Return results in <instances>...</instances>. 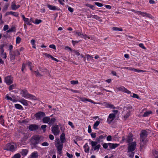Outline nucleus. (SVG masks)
<instances>
[{
    "label": "nucleus",
    "mask_w": 158,
    "mask_h": 158,
    "mask_svg": "<svg viewBox=\"0 0 158 158\" xmlns=\"http://www.w3.org/2000/svg\"><path fill=\"white\" fill-rule=\"evenodd\" d=\"M100 123V122L99 121H96L93 125V128L94 129H97V127L99 125Z\"/></svg>",
    "instance_id": "obj_27"
},
{
    "label": "nucleus",
    "mask_w": 158,
    "mask_h": 158,
    "mask_svg": "<svg viewBox=\"0 0 158 158\" xmlns=\"http://www.w3.org/2000/svg\"><path fill=\"white\" fill-rule=\"evenodd\" d=\"M42 121L44 123H48V122L49 123V121H50V117H44Z\"/></svg>",
    "instance_id": "obj_21"
},
{
    "label": "nucleus",
    "mask_w": 158,
    "mask_h": 158,
    "mask_svg": "<svg viewBox=\"0 0 158 158\" xmlns=\"http://www.w3.org/2000/svg\"><path fill=\"white\" fill-rule=\"evenodd\" d=\"M31 43L32 45V47L35 48H36L35 45V40H32L31 41Z\"/></svg>",
    "instance_id": "obj_47"
},
{
    "label": "nucleus",
    "mask_w": 158,
    "mask_h": 158,
    "mask_svg": "<svg viewBox=\"0 0 158 158\" xmlns=\"http://www.w3.org/2000/svg\"><path fill=\"white\" fill-rule=\"evenodd\" d=\"M5 149L13 152L15 150V149L14 145H11L10 143H8L6 146Z\"/></svg>",
    "instance_id": "obj_10"
},
{
    "label": "nucleus",
    "mask_w": 158,
    "mask_h": 158,
    "mask_svg": "<svg viewBox=\"0 0 158 158\" xmlns=\"http://www.w3.org/2000/svg\"><path fill=\"white\" fill-rule=\"evenodd\" d=\"M108 144H109V148L107 149L108 150H110V149H115L119 145V144L117 143H108Z\"/></svg>",
    "instance_id": "obj_11"
},
{
    "label": "nucleus",
    "mask_w": 158,
    "mask_h": 158,
    "mask_svg": "<svg viewBox=\"0 0 158 158\" xmlns=\"http://www.w3.org/2000/svg\"><path fill=\"white\" fill-rule=\"evenodd\" d=\"M19 102L24 106H27L28 105L27 101L23 98Z\"/></svg>",
    "instance_id": "obj_22"
},
{
    "label": "nucleus",
    "mask_w": 158,
    "mask_h": 158,
    "mask_svg": "<svg viewBox=\"0 0 158 158\" xmlns=\"http://www.w3.org/2000/svg\"><path fill=\"white\" fill-rule=\"evenodd\" d=\"M15 107L17 109L23 110V107L20 104H16L15 105Z\"/></svg>",
    "instance_id": "obj_32"
},
{
    "label": "nucleus",
    "mask_w": 158,
    "mask_h": 158,
    "mask_svg": "<svg viewBox=\"0 0 158 158\" xmlns=\"http://www.w3.org/2000/svg\"><path fill=\"white\" fill-rule=\"evenodd\" d=\"M94 150H98L101 147V145L100 144H98L96 145V146H94Z\"/></svg>",
    "instance_id": "obj_44"
},
{
    "label": "nucleus",
    "mask_w": 158,
    "mask_h": 158,
    "mask_svg": "<svg viewBox=\"0 0 158 158\" xmlns=\"http://www.w3.org/2000/svg\"><path fill=\"white\" fill-rule=\"evenodd\" d=\"M45 116V113L41 111H39L34 114V116L35 117L36 119L38 120L41 119L42 117Z\"/></svg>",
    "instance_id": "obj_6"
},
{
    "label": "nucleus",
    "mask_w": 158,
    "mask_h": 158,
    "mask_svg": "<svg viewBox=\"0 0 158 158\" xmlns=\"http://www.w3.org/2000/svg\"><path fill=\"white\" fill-rule=\"evenodd\" d=\"M34 72L35 73L36 76H42V75L39 73L38 70L34 71Z\"/></svg>",
    "instance_id": "obj_58"
},
{
    "label": "nucleus",
    "mask_w": 158,
    "mask_h": 158,
    "mask_svg": "<svg viewBox=\"0 0 158 158\" xmlns=\"http://www.w3.org/2000/svg\"><path fill=\"white\" fill-rule=\"evenodd\" d=\"M70 83L71 84H72L73 85H76V84H77L78 83V81L77 80H76V81L72 80V81H70Z\"/></svg>",
    "instance_id": "obj_45"
},
{
    "label": "nucleus",
    "mask_w": 158,
    "mask_h": 158,
    "mask_svg": "<svg viewBox=\"0 0 158 158\" xmlns=\"http://www.w3.org/2000/svg\"><path fill=\"white\" fill-rule=\"evenodd\" d=\"M38 126L35 124L30 125L28 127L29 129L31 131L36 130L38 129Z\"/></svg>",
    "instance_id": "obj_12"
},
{
    "label": "nucleus",
    "mask_w": 158,
    "mask_h": 158,
    "mask_svg": "<svg viewBox=\"0 0 158 158\" xmlns=\"http://www.w3.org/2000/svg\"><path fill=\"white\" fill-rule=\"evenodd\" d=\"M30 142L32 148H36L37 144L40 142V137L39 135H34L31 137Z\"/></svg>",
    "instance_id": "obj_2"
},
{
    "label": "nucleus",
    "mask_w": 158,
    "mask_h": 158,
    "mask_svg": "<svg viewBox=\"0 0 158 158\" xmlns=\"http://www.w3.org/2000/svg\"><path fill=\"white\" fill-rule=\"evenodd\" d=\"M139 46L141 48H142L144 49H146V48L144 46L143 44L140 43L139 44Z\"/></svg>",
    "instance_id": "obj_57"
},
{
    "label": "nucleus",
    "mask_w": 158,
    "mask_h": 158,
    "mask_svg": "<svg viewBox=\"0 0 158 158\" xmlns=\"http://www.w3.org/2000/svg\"><path fill=\"white\" fill-rule=\"evenodd\" d=\"M102 104L106 108H109L111 109H114L115 108L114 105L107 102H104Z\"/></svg>",
    "instance_id": "obj_15"
},
{
    "label": "nucleus",
    "mask_w": 158,
    "mask_h": 158,
    "mask_svg": "<svg viewBox=\"0 0 158 158\" xmlns=\"http://www.w3.org/2000/svg\"><path fill=\"white\" fill-rule=\"evenodd\" d=\"M120 68L121 69H128V70H130L131 71H132L133 69V68L132 67H123V68L121 67Z\"/></svg>",
    "instance_id": "obj_53"
},
{
    "label": "nucleus",
    "mask_w": 158,
    "mask_h": 158,
    "mask_svg": "<svg viewBox=\"0 0 158 158\" xmlns=\"http://www.w3.org/2000/svg\"><path fill=\"white\" fill-rule=\"evenodd\" d=\"M38 156V153L36 151L33 152L30 156V157L31 158H37Z\"/></svg>",
    "instance_id": "obj_19"
},
{
    "label": "nucleus",
    "mask_w": 158,
    "mask_h": 158,
    "mask_svg": "<svg viewBox=\"0 0 158 158\" xmlns=\"http://www.w3.org/2000/svg\"><path fill=\"white\" fill-rule=\"evenodd\" d=\"M20 6L19 5H16L15 2H13L11 3V8L12 10H15L19 8Z\"/></svg>",
    "instance_id": "obj_18"
},
{
    "label": "nucleus",
    "mask_w": 158,
    "mask_h": 158,
    "mask_svg": "<svg viewBox=\"0 0 158 158\" xmlns=\"http://www.w3.org/2000/svg\"><path fill=\"white\" fill-rule=\"evenodd\" d=\"M10 58L11 60H13L15 59V56L13 52H10Z\"/></svg>",
    "instance_id": "obj_26"
},
{
    "label": "nucleus",
    "mask_w": 158,
    "mask_h": 158,
    "mask_svg": "<svg viewBox=\"0 0 158 158\" xmlns=\"http://www.w3.org/2000/svg\"><path fill=\"white\" fill-rule=\"evenodd\" d=\"M21 156L19 153L15 154L12 158H20Z\"/></svg>",
    "instance_id": "obj_48"
},
{
    "label": "nucleus",
    "mask_w": 158,
    "mask_h": 158,
    "mask_svg": "<svg viewBox=\"0 0 158 158\" xmlns=\"http://www.w3.org/2000/svg\"><path fill=\"white\" fill-rule=\"evenodd\" d=\"M55 146L56 147L58 153L60 154L62 153V150L63 148V143H61L59 141H58L57 143H56Z\"/></svg>",
    "instance_id": "obj_5"
},
{
    "label": "nucleus",
    "mask_w": 158,
    "mask_h": 158,
    "mask_svg": "<svg viewBox=\"0 0 158 158\" xmlns=\"http://www.w3.org/2000/svg\"><path fill=\"white\" fill-rule=\"evenodd\" d=\"M132 97L134 98H135L137 99L139 98V96L138 95L135 94H133V96H132Z\"/></svg>",
    "instance_id": "obj_56"
},
{
    "label": "nucleus",
    "mask_w": 158,
    "mask_h": 158,
    "mask_svg": "<svg viewBox=\"0 0 158 158\" xmlns=\"http://www.w3.org/2000/svg\"><path fill=\"white\" fill-rule=\"evenodd\" d=\"M130 111H129L126 114L124 115V118L126 120L127 118L130 115Z\"/></svg>",
    "instance_id": "obj_36"
},
{
    "label": "nucleus",
    "mask_w": 158,
    "mask_h": 158,
    "mask_svg": "<svg viewBox=\"0 0 158 158\" xmlns=\"http://www.w3.org/2000/svg\"><path fill=\"white\" fill-rule=\"evenodd\" d=\"M58 1L60 3L61 5H64V2H65L64 0H58Z\"/></svg>",
    "instance_id": "obj_60"
},
{
    "label": "nucleus",
    "mask_w": 158,
    "mask_h": 158,
    "mask_svg": "<svg viewBox=\"0 0 158 158\" xmlns=\"http://www.w3.org/2000/svg\"><path fill=\"white\" fill-rule=\"evenodd\" d=\"M148 135V132L145 130H142L140 134V148H142L148 142L147 137Z\"/></svg>",
    "instance_id": "obj_1"
},
{
    "label": "nucleus",
    "mask_w": 158,
    "mask_h": 158,
    "mask_svg": "<svg viewBox=\"0 0 158 158\" xmlns=\"http://www.w3.org/2000/svg\"><path fill=\"white\" fill-rule=\"evenodd\" d=\"M47 127V126L45 125H42L41 126V128L43 130L44 132H45L46 129V128Z\"/></svg>",
    "instance_id": "obj_52"
},
{
    "label": "nucleus",
    "mask_w": 158,
    "mask_h": 158,
    "mask_svg": "<svg viewBox=\"0 0 158 158\" xmlns=\"http://www.w3.org/2000/svg\"><path fill=\"white\" fill-rule=\"evenodd\" d=\"M15 27H12L11 28L7 31H6L7 33L12 32L15 31Z\"/></svg>",
    "instance_id": "obj_41"
},
{
    "label": "nucleus",
    "mask_w": 158,
    "mask_h": 158,
    "mask_svg": "<svg viewBox=\"0 0 158 158\" xmlns=\"http://www.w3.org/2000/svg\"><path fill=\"white\" fill-rule=\"evenodd\" d=\"M40 70L42 72H48V70L45 68H40Z\"/></svg>",
    "instance_id": "obj_49"
},
{
    "label": "nucleus",
    "mask_w": 158,
    "mask_h": 158,
    "mask_svg": "<svg viewBox=\"0 0 158 158\" xmlns=\"http://www.w3.org/2000/svg\"><path fill=\"white\" fill-rule=\"evenodd\" d=\"M22 96L24 98H30L33 100H35V97L33 95L29 94L27 90L25 89L23 90L22 91Z\"/></svg>",
    "instance_id": "obj_3"
},
{
    "label": "nucleus",
    "mask_w": 158,
    "mask_h": 158,
    "mask_svg": "<svg viewBox=\"0 0 158 158\" xmlns=\"http://www.w3.org/2000/svg\"><path fill=\"white\" fill-rule=\"evenodd\" d=\"M15 85L14 84L11 85L9 86V89L10 91L13 89L15 88Z\"/></svg>",
    "instance_id": "obj_43"
},
{
    "label": "nucleus",
    "mask_w": 158,
    "mask_h": 158,
    "mask_svg": "<svg viewBox=\"0 0 158 158\" xmlns=\"http://www.w3.org/2000/svg\"><path fill=\"white\" fill-rule=\"evenodd\" d=\"M21 40V38L19 36L17 37L16 39V44H19L20 43Z\"/></svg>",
    "instance_id": "obj_51"
},
{
    "label": "nucleus",
    "mask_w": 158,
    "mask_h": 158,
    "mask_svg": "<svg viewBox=\"0 0 158 158\" xmlns=\"http://www.w3.org/2000/svg\"><path fill=\"white\" fill-rule=\"evenodd\" d=\"M106 136H104L102 135H101L99 136L96 139V141H97L98 143H99L100 142L102 141L101 140L104 137H106Z\"/></svg>",
    "instance_id": "obj_23"
},
{
    "label": "nucleus",
    "mask_w": 158,
    "mask_h": 158,
    "mask_svg": "<svg viewBox=\"0 0 158 158\" xmlns=\"http://www.w3.org/2000/svg\"><path fill=\"white\" fill-rule=\"evenodd\" d=\"M136 143L135 142H132L128 144V152H132L135 149Z\"/></svg>",
    "instance_id": "obj_4"
},
{
    "label": "nucleus",
    "mask_w": 158,
    "mask_h": 158,
    "mask_svg": "<svg viewBox=\"0 0 158 158\" xmlns=\"http://www.w3.org/2000/svg\"><path fill=\"white\" fill-rule=\"evenodd\" d=\"M28 152V151L27 149H23L21 153L22 156H25L27 154Z\"/></svg>",
    "instance_id": "obj_28"
},
{
    "label": "nucleus",
    "mask_w": 158,
    "mask_h": 158,
    "mask_svg": "<svg viewBox=\"0 0 158 158\" xmlns=\"http://www.w3.org/2000/svg\"><path fill=\"white\" fill-rule=\"evenodd\" d=\"M98 143L97 141H92L91 142V144L92 147L96 146Z\"/></svg>",
    "instance_id": "obj_39"
},
{
    "label": "nucleus",
    "mask_w": 158,
    "mask_h": 158,
    "mask_svg": "<svg viewBox=\"0 0 158 158\" xmlns=\"http://www.w3.org/2000/svg\"><path fill=\"white\" fill-rule=\"evenodd\" d=\"M48 7L51 10H60V9L58 7L56 6H53L52 5L48 4L47 5Z\"/></svg>",
    "instance_id": "obj_16"
},
{
    "label": "nucleus",
    "mask_w": 158,
    "mask_h": 158,
    "mask_svg": "<svg viewBox=\"0 0 158 158\" xmlns=\"http://www.w3.org/2000/svg\"><path fill=\"white\" fill-rule=\"evenodd\" d=\"M41 145L43 146H48L49 143L47 142H44L42 143Z\"/></svg>",
    "instance_id": "obj_54"
},
{
    "label": "nucleus",
    "mask_w": 158,
    "mask_h": 158,
    "mask_svg": "<svg viewBox=\"0 0 158 158\" xmlns=\"http://www.w3.org/2000/svg\"><path fill=\"white\" fill-rule=\"evenodd\" d=\"M92 131V130L91 128V126L90 125L88 126V132L89 133H91Z\"/></svg>",
    "instance_id": "obj_61"
},
{
    "label": "nucleus",
    "mask_w": 158,
    "mask_h": 158,
    "mask_svg": "<svg viewBox=\"0 0 158 158\" xmlns=\"http://www.w3.org/2000/svg\"><path fill=\"white\" fill-rule=\"evenodd\" d=\"M152 113V112L151 111H148L146 112L143 114V116L144 117L148 116L149 114H151Z\"/></svg>",
    "instance_id": "obj_33"
},
{
    "label": "nucleus",
    "mask_w": 158,
    "mask_h": 158,
    "mask_svg": "<svg viewBox=\"0 0 158 158\" xmlns=\"http://www.w3.org/2000/svg\"><path fill=\"white\" fill-rule=\"evenodd\" d=\"M91 16H92L94 19L97 20H99L100 19V17L96 15H91Z\"/></svg>",
    "instance_id": "obj_50"
},
{
    "label": "nucleus",
    "mask_w": 158,
    "mask_h": 158,
    "mask_svg": "<svg viewBox=\"0 0 158 158\" xmlns=\"http://www.w3.org/2000/svg\"><path fill=\"white\" fill-rule=\"evenodd\" d=\"M8 28V26L7 25H5L3 27V30L6 31Z\"/></svg>",
    "instance_id": "obj_63"
},
{
    "label": "nucleus",
    "mask_w": 158,
    "mask_h": 158,
    "mask_svg": "<svg viewBox=\"0 0 158 158\" xmlns=\"http://www.w3.org/2000/svg\"><path fill=\"white\" fill-rule=\"evenodd\" d=\"M94 4L95 5L99 7H101L103 6V4L98 2H95Z\"/></svg>",
    "instance_id": "obj_38"
},
{
    "label": "nucleus",
    "mask_w": 158,
    "mask_h": 158,
    "mask_svg": "<svg viewBox=\"0 0 158 158\" xmlns=\"http://www.w3.org/2000/svg\"><path fill=\"white\" fill-rule=\"evenodd\" d=\"M5 81L6 83L9 85L12 83V81L11 79L10 76L6 77L5 78Z\"/></svg>",
    "instance_id": "obj_17"
},
{
    "label": "nucleus",
    "mask_w": 158,
    "mask_h": 158,
    "mask_svg": "<svg viewBox=\"0 0 158 158\" xmlns=\"http://www.w3.org/2000/svg\"><path fill=\"white\" fill-rule=\"evenodd\" d=\"M52 131L55 135H59L60 131L59 130L58 126L57 125H55L52 127Z\"/></svg>",
    "instance_id": "obj_8"
},
{
    "label": "nucleus",
    "mask_w": 158,
    "mask_h": 158,
    "mask_svg": "<svg viewBox=\"0 0 158 158\" xmlns=\"http://www.w3.org/2000/svg\"><path fill=\"white\" fill-rule=\"evenodd\" d=\"M133 140V137L131 135H128L127 138V142L128 143L132 142Z\"/></svg>",
    "instance_id": "obj_25"
},
{
    "label": "nucleus",
    "mask_w": 158,
    "mask_h": 158,
    "mask_svg": "<svg viewBox=\"0 0 158 158\" xmlns=\"http://www.w3.org/2000/svg\"><path fill=\"white\" fill-rule=\"evenodd\" d=\"M132 71H135L137 72H145L146 71H145V70H141V69H135L134 68H133Z\"/></svg>",
    "instance_id": "obj_35"
},
{
    "label": "nucleus",
    "mask_w": 158,
    "mask_h": 158,
    "mask_svg": "<svg viewBox=\"0 0 158 158\" xmlns=\"http://www.w3.org/2000/svg\"><path fill=\"white\" fill-rule=\"evenodd\" d=\"M108 146H109L108 143H105L103 145V147L105 149H107Z\"/></svg>",
    "instance_id": "obj_55"
},
{
    "label": "nucleus",
    "mask_w": 158,
    "mask_h": 158,
    "mask_svg": "<svg viewBox=\"0 0 158 158\" xmlns=\"http://www.w3.org/2000/svg\"><path fill=\"white\" fill-rule=\"evenodd\" d=\"M0 123L3 126L4 125V121L2 115L0 117Z\"/></svg>",
    "instance_id": "obj_42"
},
{
    "label": "nucleus",
    "mask_w": 158,
    "mask_h": 158,
    "mask_svg": "<svg viewBox=\"0 0 158 158\" xmlns=\"http://www.w3.org/2000/svg\"><path fill=\"white\" fill-rule=\"evenodd\" d=\"M66 155L69 158H72L73 157V155L72 154H70L68 152L66 153Z\"/></svg>",
    "instance_id": "obj_62"
},
{
    "label": "nucleus",
    "mask_w": 158,
    "mask_h": 158,
    "mask_svg": "<svg viewBox=\"0 0 158 158\" xmlns=\"http://www.w3.org/2000/svg\"><path fill=\"white\" fill-rule=\"evenodd\" d=\"M42 22V21L40 19H36L35 20V22H33V23L35 24H39Z\"/></svg>",
    "instance_id": "obj_40"
},
{
    "label": "nucleus",
    "mask_w": 158,
    "mask_h": 158,
    "mask_svg": "<svg viewBox=\"0 0 158 158\" xmlns=\"http://www.w3.org/2000/svg\"><path fill=\"white\" fill-rule=\"evenodd\" d=\"M84 148L85 149V152H88L89 151V147L87 143H86L84 146Z\"/></svg>",
    "instance_id": "obj_24"
},
{
    "label": "nucleus",
    "mask_w": 158,
    "mask_h": 158,
    "mask_svg": "<svg viewBox=\"0 0 158 158\" xmlns=\"http://www.w3.org/2000/svg\"><path fill=\"white\" fill-rule=\"evenodd\" d=\"M112 29L114 31H123V29L121 28H118L116 27H114L112 28Z\"/></svg>",
    "instance_id": "obj_34"
},
{
    "label": "nucleus",
    "mask_w": 158,
    "mask_h": 158,
    "mask_svg": "<svg viewBox=\"0 0 158 158\" xmlns=\"http://www.w3.org/2000/svg\"><path fill=\"white\" fill-rule=\"evenodd\" d=\"M56 119L54 118H53L50 119L49 123H48L49 124H54L55 122L56 121Z\"/></svg>",
    "instance_id": "obj_29"
},
{
    "label": "nucleus",
    "mask_w": 158,
    "mask_h": 158,
    "mask_svg": "<svg viewBox=\"0 0 158 158\" xmlns=\"http://www.w3.org/2000/svg\"><path fill=\"white\" fill-rule=\"evenodd\" d=\"M117 89L118 90L121 91L128 94L131 93V91L128 90L123 86L120 87H119Z\"/></svg>",
    "instance_id": "obj_14"
},
{
    "label": "nucleus",
    "mask_w": 158,
    "mask_h": 158,
    "mask_svg": "<svg viewBox=\"0 0 158 158\" xmlns=\"http://www.w3.org/2000/svg\"><path fill=\"white\" fill-rule=\"evenodd\" d=\"M138 13H139V14L143 17L146 16L148 18L150 19H152L153 18L152 15H151L150 14H149L147 13L142 12L140 11H138Z\"/></svg>",
    "instance_id": "obj_13"
},
{
    "label": "nucleus",
    "mask_w": 158,
    "mask_h": 158,
    "mask_svg": "<svg viewBox=\"0 0 158 158\" xmlns=\"http://www.w3.org/2000/svg\"><path fill=\"white\" fill-rule=\"evenodd\" d=\"M60 140L61 142V143H64V140H65V135L64 133L60 135Z\"/></svg>",
    "instance_id": "obj_20"
},
{
    "label": "nucleus",
    "mask_w": 158,
    "mask_h": 158,
    "mask_svg": "<svg viewBox=\"0 0 158 158\" xmlns=\"http://www.w3.org/2000/svg\"><path fill=\"white\" fill-rule=\"evenodd\" d=\"M86 56H87L88 60H89L91 59H92V60H94L93 57V56H92L90 55L89 54H87L86 55Z\"/></svg>",
    "instance_id": "obj_46"
},
{
    "label": "nucleus",
    "mask_w": 158,
    "mask_h": 158,
    "mask_svg": "<svg viewBox=\"0 0 158 158\" xmlns=\"http://www.w3.org/2000/svg\"><path fill=\"white\" fill-rule=\"evenodd\" d=\"M15 56H17L20 54V53L18 50H15L14 51L12 52Z\"/></svg>",
    "instance_id": "obj_37"
},
{
    "label": "nucleus",
    "mask_w": 158,
    "mask_h": 158,
    "mask_svg": "<svg viewBox=\"0 0 158 158\" xmlns=\"http://www.w3.org/2000/svg\"><path fill=\"white\" fill-rule=\"evenodd\" d=\"M49 47L53 49H56V46L54 44H52V45H49Z\"/></svg>",
    "instance_id": "obj_59"
},
{
    "label": "nucleus",
    "mask_w": 158,
    "mask_h": 158,
    "mask_svg": "<svg viewBox=\"0 0 158 158\" xmlns=\"http://www.w3.org/2000/svg\"><path fill=\"white\" fill-rule=\"evenodd\" d=\"M4 46V44L0 45V53L2 57L3 58L6 59V52H4L3 49Z\"/></svg>",
    "instance_id": "obj_7"
},
{
    "label": "nucleus",
    "mask_w": 158,
    "mask_h": 158,
    "mask_svg": "<svg viewBox=\"0 0 158 158\" xmlns=\"http://www.w3.org/2000/svg\"><path fill=\"white\" fill-rule=\"evenodd\" d=\"M9 15H11L15 17H18L19 14L17 12H15L13 11H9Z\"/></svg>",
    "instance_id": "obj_30"
},
{
    "label": "nucleus",
    "mask_w": 158,
    "mask_h": 158,
    "mask_svg": "<svg viewBox=\"0 0 158 158\" xmlns=\"http://www.w3.org/2000/svg\"><path fill=\"white\" fill-rule=\"evenodd\" d=\"M115 116L116 114H115L113 113L110 114L107 118V122L109 123H110L115 118Z\"/></svg>",
    "instance_id": "obj_9"
},
{
    "label": "nucleus",
    "mask_w": 158,
    "mask_h": 158,
    "mask_svg": "<svg viewBox=\"0 0 158 158\" xmlns=\"http://www.w3.org/2000/svg\"><path fill=\"white\" fill-rule=\"evenodd\" d=\"M112 137L111 135H108L107 137V140L108 141H110L111 140Z\"/></svg>",
    "instance_id": "obj_64"
},
{
    "label": "nucleus",
    "mask_w": 158,
    "mask_h": 158,
    "mask_svg": "<svg viewBox=\"0 0 158 158\" xmlns=\"http://www.w3.org/2000/svg\"><path fill=\"white\" fill-rule=\"evenodd\" d=\"M44 55L45 56H46L47 57H48V58H49V57H50L51 58L52 60H55V59L56 58H55L53 57L52 56H51V55H49V54H47V53H44Z\"/></svg>",
    "instance_id": "obj_31"
}]
</instances>
